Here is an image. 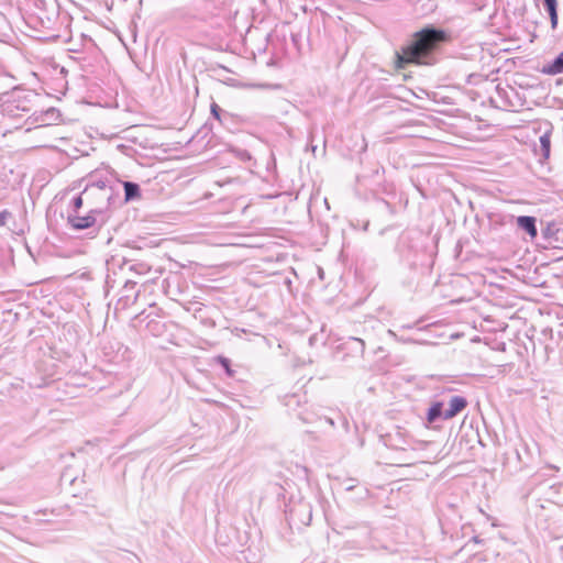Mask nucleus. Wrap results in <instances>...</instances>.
Returning a JSON list of instances; mask_svg holds the SVG:
<instances>
[{
	"instance_id": "1",
	"label": "nucleus",
	"mask_w": 563,
	"mask_h": 563,
	"mask_svg": "<svg viewBox=\"0 0 563 563\" xmlns=\"http://www.w3.org/2000/svg\"><path fill=\"white\" fill-rule=\"evenodd\" d=\"M449 40L450 35L446 31L434 25L424 26L415 33L401 54H396L397 67L405 68L406 64L433 65L437 62L435 53L441 44Z\"/></svg>"
},
{
	"instance_id": "2",
	"label": "nucleus",
	"mask_w": 563,
	"mask_h": 563,
	"mask_svg": "<svg viewBox=\"0 0 563 563\" xmlns=\"http://www.w3.org/2000/svg\"><path fill=\"white\" fill-rule=\"evenodd\" d=\"M108 216L106 211L92 209L86 216H79L78 212H69L67 222L76 231L89 230V235H95L106 224Z\"/></svg>"
},
{
	"instance_id": "3",
	"label": "nucleus",
	"mask_w": 563,
	"mask_h": 563,
	"mask_svg": "<svg viewBox=\"0 0 563 563\" xmlns=\"http://www.w3.org/2000/svg\"><path fill=\"white\" fill-rule=\"evenodd\" d=\"M422 239V233L418 231H407L399 236L397 252L409 265L417 264L418 256L424 249Z\"/></svg>"
},
{
	"instance_id": "4",
	"label": "nucleus",
	"mask_w": 563,
	"mask_h": 563,
	"mask_svg": "<svg viewBox=\"0 0 563 563\" xmlns=\"http://www.w3.org/2000/svg\"><path fill=\"white\" fill-rule=\"evenodd\" d=\"M338 350L344 353V357L361 358L365 352V341L361 338L350 335L341 339Z\"/></svg>"
},
{
	"instance_id": "5",
	"label": "nucleus",
	"mask_w": 563,
	"mask_h": 563,
	"mask_svg": "<svg viewBox=\"0 0 563 563\" xmlns=\"http://www.w3.org/2000/svg\"><path fill=\"white\" fill-rule=\"evenodd\" d=\"M360 539L358 540H349L345 542V548L349 550L352 549H358V550H366L371 548V538H372V531L369 527L362 526L358 528Z\"/></svg>"
},
{
	"instance_id": "6",
	"label": "nucleus",
	"mask_w": 563,
	"mask_h": 563,
	"mask_svg": "<svg viewBox=\"0 0 563 563\" xmlns=\"http://www.w3.org/2000/svg\"><path fill=\"white\" fill-rule=\"evenodd\" d=\"M467 407V400L463 396H452L449 408L445 409L444 420H450L461 413Z\"/></svg>"
},
{
	"instance_id": "7",
	"label": "nucleus",
	"mask_w": 563,
	"mask_h": 563,
	"mask_svg": "<svg viewBox=\"0 0 563 563\" xmlns=\"http://www.w3.org/2000/svg\"><path fill=\"white\" fill-rule=\"evenodd\" d=\"M517 227L525 231L530 238L534 239L538 235L537 219L531 216H519L516 219Z\"/></svg>"
},
{
	"instance_id": "8",
	"label": "nucleus",
	"mask_w": 563,
	"mask_h": 563,
	"mask_svg": "<svg viewBox=\"0 0 563 563\" xmlns=\"http://www.w3.org/2000/svg\"><path fill=\"white\" fill-rule=\"evenodd\" d=\"M542 73L547 75H558L563 73V51L550 63L543 65Z\"/></svg>"
},
{
	"instance_id": "9",
	"label": "nucleus",
	"mask_w": 563,
	"mask_h": 563,
	"mask_svg": "<svg viewBox=\"0 0 563 563\" xmlns=\"http://www.w3.org/2000/svg\"><path fill=\"white\" fill-rule=\"evenodd\" d=\"M445 409H443V402L435 401L433 402L427 412V421L429 423H433L440 419L444 420Z\"/></svg>"
},
{
	"instance_id": "10",
	"label": "nucleus",
	"mask_w": 563,
	"mask_h": 563,
	"mask_svg": "<svg viewBox=\"0 0 563 563\" xmlns=\"http://www.w3.org/2000/svg\"><path fill=\"white\" fill-rule=\"evenodd\" d=\"M542 4L550 16L551 27L555 30L558 26V1L556 0H542Z\"/></svg>"
},
{
	"instance_id": "11",
	"label": "nucleus",
	"mask_w": 563,
	"mask_h": 563,
	"mask_svg": "<svg viewBox=\"0 0 563 563\" xmlns=\"http://www.w3.org/2000/svg\"><path fill=\"white\" fill-rule=\"evenodd\" d=\"M123 188L125 201L135 200L141 197V188L139 184L133 181H124Z\"/></svg>"
},
{
	"instance_id": "12",
	"label": "nucleus",
	"mask_w": 563,
	"mask_h": 563,
	"mask_svg": "<svg viewBox=\"0 0 563 563\" xmlns=\"http://www.w3.org/2000/svg\"><path fill=\"white\" fill-rule=\"evenodd\" d=\"M385 443L394 449H404V446L408 444L407 440L401 437L399 431H397L395 435L388 434Z\"/></svg>"
},
{
	"instance_id": "13",
	"label": "nucleus",
	"mask_w": 563,
	"mask_h": 563,
	"mask_svg": "<svg viewBox=\"0 0 563 563\" xmlns=\"http://www.w3.org/2000/svg\"><path fill=\"white\" fill-rule=\"evenodd\" d=\"M540 155L543 158H549L550 152H551V140H550V133H544L540 136Z\"/></svg>"
},
{
	"instance_id": "14",
	"label": "nucleus",
	"mask_w": 563,
	"mask_h": 563,
	"mask_svg": "<svg viewBox=\"0 0 563 563\" xmlns=\"http://www.w3.org/2000/svg\"><path fill=\"white\" fill-rule=\"evenodd\" d=\"M210 112L212 118L218 120L221 124L224 123V121L230 118V114L225 111H223L218 103L212 102L210 106Z\"/></svg>"
},
{
	"instance_id": "15",
	"label": "nucleus",
	"mask_w": 563,
	"mask_h": 563,
	"mask_svg": "<svg viewBox=\"0 0 563 563\" xmlns=\"http://www.w3.org/2000/svg\"><path fill=\"white\" fill-rule=\"evenodd\" d=\"M235 156L242 161V162H247V161H251L252 156L250 154L249 151L246 150H243V148H236L233 151Z\"/></svg>"
},
{
	"instance_id": "16",
	"label": "nucleus",
	"mask_w": 563,
	"mask_h": 563,
	"mask_svg": "<svg viewBox=\"0 0 563 563\" xmlns=\"http://www.w3.org/2000/svg\"><path fill=\"white\" fill-rule=\"evenodd\" d=\"M218 361H219L220 365L224 368L227 374L229 376H232L233 375V371L231 369V362H230V360L224 357V356H219Z\"/></svg>"
},
{
	"instance_id": "17",
	"label": "nucleus",
	"mask_w": 563,
	"mask_h": 563,
	"mask_svg": "<svg viewBox=\"0 0 563 563\" xmlns=\"http://www.w3.org/2000/svg\"><path fill=\"white\" fill-rule=\"evenodd\" d=\"M342 485L346 492H351L357 488V481L355 478H346L342 482Z\"/></svg>"
},
{
	"instance_id": "18",
	"label": "nucleus",
	"mask_w": 563,
	"mask_h": 563,
	"mask_svg": "<svg viewBox=\"0 0 563 563\" xmlns=\"http://www.w3.org/2000/svg\"><path fill=\"white\" fill-rule=\"evenodd\" d=\"M71 207H73V211L71 212H78V210L82 207V197H81V195H78V196L73 198Z\"/></svg>"
},
{
	"instance_id": "19",
	"label": "nucleus",
	"mask_w": 563,
	"mask_h": 563,
	"mask_svg": "<svg viewBox=\"0 0 563 563\" xmlns=\"http://www.w3.org/2000/svg\"><path fill=\"white\" fill-rule=\"evenodd\" d=\"M99 188V189H104L106 188V183L104 181H97V183H93L92 185H88L85 190L82 191V194H87L89 190H91L92 188Z\"/></svg>"
},
{
	"instance_id": "20",
	"label": "nucleus",
	"mask_w": 563,
	"mask_h": 563,
	"mask_svg": "<svg viewBox=\"0 0 563 563\" xmlns=\"http://www.w3.org/2000/svg\"><path fill=\"white\" fill-rule=\"evenodd\" d=\"M11 217V212L8 210H3L0 212V227H3L7 223V220Z\"/></svg>"
},
{
	"instance_id": "21",
	"label": "nucleus",
	"mask_w": 563,
	"mask_h": 563,
	"mask_svg": "<svg viewBox=\"0 0 563 563\" xmlns=\"http://www.w3.org/2000/svg\"><path fill=\"white\" fill-rule=\"evenodd\" d=\"M368 496H369V490L366 487H362L360 495H358V499L364 500V499L368 498Z\"/></svg>"
},
{
	"instance_id": "22",
	"label": "nucleus",
	"mask_w": 563,
	"mask_h": 563,
	"mask_svg": "<svg viewBox=\"0 0 563 563\" xmlns=\"http://www.w3.org/2000/svg\"><path fill=\"white\" fill-rule=\"evenodd\" d=\"M135 285H136V283H135V282L126 280V282L124 283L123 288H124L125 290L133 289V288L135 287Z\"/></svg>"
},
{
	"instance_id": "23",
	"label": "nucleus",
	"mask_w": 563,
	"mask_h": 563,
	"mask_svg": "<svg viewBox=\"0 0 563 563\" xmlns=\"http://www.w3.org/2000/svg\"><path fill=\"white\" fill-rule=\"evenodd\" d=\"M300 8H301V10H302L303 12H307V11H308V7H307L306 4L300 5Z\"/></svg>"
},
{
	"instance_id": "24",
	"label": "nucleus",
	"mask_w": 563,
	"mask_h": 563,
	"mask_svg": "<svg viewBox=\"0 0 563 563\" xmlns=\"http://www.w3.org/2000/svg\"><path fill=\"white\" fill-rule=\"evenodd\" d=\"M55 113V109H51L49 111H47L46 114H54Z\"/></svg>"
},
{
	"instance_id": "25",
	"label": "nucleus",
	"mask_w": 563,
	"mask_h": 563,
	"mask_svg": "<svg viewBox=\"0 0 563 563\" xmlns=\"http://www.w3.org/2000/svg\"><path fill=\"white\" fill-rule=\"evenodd\" d=\"M473 540H474V542H479L477 537H474Z\"/></svg>"
}]
</instances>
